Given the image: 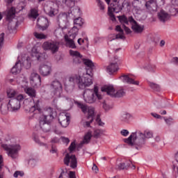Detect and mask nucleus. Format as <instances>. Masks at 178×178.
<instances>
[{"mask_svg": "<svg viewBox=\"0 0 178 178\" xmlns=\"http://www.w3.org/2000/svg\"><path fill=\"white\" fill-rule=\"evenodd\" d=\"M152 131L149 130H145L144 132L136 130L135 132H132L131 134L127 138L124 139V142L129 145L134 146L136 149H141L148 138H152Z\"/></svg>", "mask_w": 178, "mask_h": 178, "instance_id": "obj_1", "label": "nucleus"}, {"mask_svg": "<svg viewBox=\"0 0 178 178\" xmlns=\"http://www.w3.org/2000/svg\"><path fill=\"white\" fill-rule=\"evenodd\" d=\"M70 55L73 58L74 65H80L83 63L86 70L88 69L91 72L94 69V63L90 59H83V56L79 51L70 50Z\"/></svg>", "mask_w": 178, "mask_h": 178, "instance_id": "obj_2", "label": "nucleus"}, {"mask_svg": "<svg viewBox=\"0 0 178 178\" xmlns=\"http://www.w3.org/2000/svg\"><path fill=\"white\" fill-rule=\"evenodd\" d=\"M83 99L87 104H94L97 99H102V95L98 92V88L95 87L92 89H86L83 92Z\"/></svg>", "mask_w": 178, "mask_h": 178, "instance_id": "obj_3", "label": "nucleus"}, {"mask_svg": "<svg viewBox=\"0 0 178 178\" xmlns=\"http://www.w3.org/2000/svg\"><path fill=\"white\" fill-rule=\"evenodd\" d=\"M48 111L50 112L49 115H44L43 119H40L39 121L40 127L44 133H48V131H51V122L54 120L52 108L49 107Z\"/></svg>", "mask_w": 178, "mask_h": 178, "instance_id": "obj_4", "label": "nucleus"}, {"mask_svg": "<svg viewBox=\"0 0 178 178\" xmlns=\"http://www.w3.org/2000/svg\"><path fill=\"white\" fill-rule=\"evenodd\" d=\"M102 92H106L107 95H110L113 98H122L126 95V91L124 89H119L116 92H115V88L112 85H105L102 88Z\"/></svg>", "mask_w": 178, "mask_h": 178, "instance_id": "obj_5", "label": "nucleus"}, {"mask_svg": "<svg viewBox=\"0 0 178 178\" xmlns=\"http://www.w3.org/2000/svg\"><path fill=\"white\" fill-rule=\"evenodd\" d=\"M2 148L7 151L8 156L12 158V159H16L19 156V151L22 149L20 145H1Z\"/></svg>", "mask_w": 178, "mask_h": 178, "instance_id": "obj_6", "label": "nucleus"}, {"mask_svg": "<svg viewBox=\"0 0 178 178\" xmlns=\"http://www.w3.org/2000/svg\"><path fill=\"white\" fill-rule=\"evenodd\" d=\"M91 76H92V70L90 71L88 69H86V74L83 76H78L79 77V88L81 90L86 88V87H90L92 84Z\"/></svg>", "mask_w": 178, "mask_h": 178, "instance_id": "obj_7", "label": "nucleus"}, {"mask_svg": "<svg viewBox=\"0 0 178 178\" xmlns=\"http://www.w3.org/2000/svg\"><path fill=\"white\" fill-rule=\"evenodd\" d=\"M79 29H77V26H74L70 31V33H72L70 35H65L64 36L66 47L72 48V49H76V44L74 43V40L76 38Z\"/></svg>", "mask_w": 178, "mask_h": 178, "instance_id": "obj_8", "label": "nucleus"}, {"mask_svg": "<svg viewBox=\"0 0 178 178\" xmlns=\"http://www.w3.org/2000/svg\"><path fill=\"white\" fill-rule=\"evenodd\" d=\"M50 88L51 90V95H53L54 98H60V97H62L63 88L62 87V83L59 81H53L50 84Z\"/></svg>", "mask_w": 178, "mask_h": 178, "instance_id": "obj_9", "label": "nucleus"}, {"mask_svg": "<svg viewBox=\"0 0 178 178\" xmlns=\"http://www.w3.org/2000/svg\"><path fill=\"white\" fill-rule=\"evenodd\" d=\"M15 15H16V9L15 8V7H11L8 10L6 15V20L9 22L8 29L10 33H12L13 30H16V26L17 24V22H12V20L15 19Z\"/></svg>", "mask_w": 178, "mask_h": 178, "instance_id": "obj_10", "label": "nucleus"}, {"mask_svg": "<svg viewBox=\"0 0 178 178\" xmlns=\"http://www.w3.org/2000/svg\"><path fill=\"white\" fill-rule=\"evenodd\" d=\"M79 81L80 76L77 75L70 76L68 80H67L64 83L65 91H67V92H72V91L74 90L76 84H78L79 86Z\"/></svg>", "mask_w": 178, "mask_h": 178, "instance_id": "obj_11", "label": "nucleus"}, {"mask_svg": "<svg viewBox=\"0 0 178 178\" xmlns=\"http://www.w3.org/2000/svg\"><path fill=\"white\" fill-rule=\"evenodd\" d=\"M42 48L44 51H51L52 54H56L59 51V42L54 40L44 42L42 44Z\"/></svg>", "mask_w": 178, "mask_h": 178, "instance_id": "obj_12", "label": "nucleus"}, {"mask_svg": "<svg viewBox=\"0 0 178 178\" xmlns=\"http://www.w3.org/2000/svg\"><path fill=\"white\" fill-rule=\"evenodd\" d=\"M70 18V13H61L57 17V22L58 26L62 29H66L67 24L69 23V19Z\"/></svg>", "mask_w": 178, "mask_h": 178, "instance_id": "obj_13", "label": "nucleus"}, {"mask_svg": "<svg viewBox=\"0 0 178 178\" xmlns=\"http://www.w3.org/2000/svg\"><path fill=\"white\" fill-rule=\"evenodd\" d=\"M64 163L66 166H69L70 163V166L72 169L77 168V159L76 158V155L72 154L70 156L69 154H67L64 158Z\"/></svg>", "mask_w": 178, "mask_h": 178, "instance_id": "obj_14", "label": "nucleus"}, {"mask_svg": "<svg viewBox=\"0 0 178 178\" xmlns=\"http://www.w3.org/2000/svg\"><path fill=\"white\" fill-rule=\"evenodd\" d=\"M129 22L131 24V29L134 33L140 34V33H143V31H144V26L138 24L132 16L129 17Z\"/></svg>", "mask_w": 178, "mask_h": 178, "instance_id": "obj_15", "label": "nucleus"}, {"mask_svg": "<svg viewBox=\"0 0 178 178\" xmlns=\"http://www.w3.org/2000/svg\"><path fill=\"white\" fill-rule=\"evenodd\" d=\"M37 26L38 29H40L42 31L47 30L49 26V21H48V18L41 16L39 17L37 19Z\"/></svg>", "mask_w": 178, "mask_h": 178, "instance_id": "obj_16", "label": "nucleus"}, {"mask_svg": "<svg viewBox=\"0 0 178 178\" xmlns=\"http://www.w3.org/2000/svg\"><path fill=\"white\" fill-rule=\"evenodd\" d=\"M30 80L33 87H40L41 86V76L35 72L32 73Z\"/></svg>", "mask_w": 178, "mask_h": 178, "instance_id": "obj_17", "label": "nucleus"}, {"mask_svg": "<svg viewBox=\"0 0 178 178\" xmlns=\"http://www.w3.org/2000/svg\"><path fill=\"white\" fill-rule=\"evenodd\" d=\"M133 118V115L128 112H122L119 117V120L123 124H129L130 123V120Z\"/></svg>", "mask_w": 178, "mask_h": 178, "instance_id": "obj_18", "label": "nucleus"}, {"mask_svg": "<svg viewBox=\"0 0 178 178\" xmlns=\"http://www.w3.org/2000/svg\"><path fill=\"white\" fill-rule=\"evenodd\" d=\"M8 106L11 112H15V111H19L20 109V102L17 99L12 98L9 100Z\"/></svg>", "mask_w": 178, "mask_h": 178, "instance_id": "obj_19", "label": "nucleus"}, {"mask_svg": "<svg viewBox=\"0 0 178 178\" xmlns=\"http://www.w3.org/2000/svg\"><path fill=\"white\" fill-rule=\"evenodd\" d=\"M158 19L161 23H166L168 20H170V14L168 13L164 10H160L158 13Z\"/></svg>", "mask_w": 178, "mask_h": 178, "instance_id": "obj_20", "label": "nucleus"}, {"mask_svg": "<svg viewBox=\"0 0 178 178\" xmlns=\"http://www.w3.org/2000/svg\"><path fill=\"white\" fill-rule=\"evenodd\" d=\"M39 72L42 76H49L51 72H52V69L51 65L43 64L40 66Z\"/></svg>", "mask_w": 178, "mask_h": 178, "instance_id": "obj_21", "label": "nucleus"}, {"mask_svg": "<svg viewBox=\"0 0 178 178\" xmlns=\"http://www.w3.org/2000/svg\"><path fill=\"white\" fill-rule=\"evenodd\" d=\"M125 5V2H123L121 6L120 4H119V1H118L116 3H111L110 8L111 9H112L113 12H115V13H119V12H122V10H123V8H124Z\"/></svg>", "mask_w": 178, "mask_h": 178, "instance_id": "obj_22", "label": "nucleus"}, {"mask_svg": "<svg viewBox=\"0 0 178 178\" xmlns=\"http://www.w3.org/2000/svg\"><path fill=\"white\" fill-rule=\"evenodd\" d=\"M123 83H127V84H134V86H139L140 81H134L133 78H131L129 75H122L120 77Z\"/></svg>", "mask_w": 178, "mask_h": 178, "instance_id": "obj_23", "label": "nucleus"}, {"mask_svg": "<svg viewBox=\"0 0 178 178\" xmlns=\"http://www.w3.org/2000/svg\"><path fill=\"white\" fill-rule=\"evenodd\" d=\"M145 6L149 12H156L158 6L156 5V1L154 0H150L146 2Z\"/></svg>", "mask_w": 178, "mask_h": 178, "instance_id": "obj_24", "label": "nucleus"}, {"mask_svg": "<svg viewBox=\"0 0 178 178\" xmlns=\"http://www.w3.org/2000/svg\"><path fill=\"white\" fill-rule=\"evenodd\" d=\"M118 63L119 61L116 60L115 63H111L107 67V72L108 73H109V74H113L115 72H118V70H119V66L118 65Z\"/></svg>", "mask_w": 178, "mask_h": 178, "instance_id": "obj_25", "label": "nucleus"}, {"mask_svg": "<svg viewBox=\"0 0 178 178\" xmlns=\"http://www.w3.org/2000/svg\"><path fill=\"white\" fill-rule=\"evenodd\" d=\"M94 108L89 107L88 108V119H90V120L85 122L86 127H90V124L94 121Z\"/></svg>", "mask_w": 178, "mask_h": 178, "instance_id": "obj_26", "label": "nucleus"}, {"mask_svg": "<svg viewBox=\"0 0 178 178\" xmlns=\"http://www.w3.org/2000/svg\"><path fill=\"white\" fill-rule=\"evenodd\" d=\"M19 65H21V67L22 66L25 67V69H30L31 67V63L30 62V57L27 56L26 58L23 57L21 60H19Z\"/></svg>", "mask_w": 178, "mask_h": 178, "instance_id": "obj_27", "label": "nucleus"}, {"mask_svg": "<svg viewBox=\"0 0 178 178\" xmlns=\"http://www.w3.org/2000/svg\"><path fill=\"white\" fill-rule=\"evenodd\" d=\"M33 103L35 104L30 109L29 112L35 113H40L41 112V108H40V99H33Z\"/></svg>", "mask_w": 178, "mask_h": 178, "instance_id": "obj_28", "label": "nucleus"}, {"mask_svg": "<svg viewBox=\"0 0 178 178\" xmlns=\"http://www.w3.org/2000/svg\"><path fill=\"white\" fill-rule=\"evenodd\" d=\"M44 11L46 15L50 16V17H54L56 15V10L51 6H45L44 8Z\"/></svg>", "mask_w": 178, "mask_h": 178, "instance_id": "obj_29", "label": "nucleus"}, {"mask_svg": "<svg viewBox=\"0 0 178 178\" xmlns=\"http://www.w3.org/2000/svg\"><path fill=\"white\" fill-rule=\"evenodd\" d=\"M25 92L31 98H32L33 101L34 99H38L37 97V94L35 92V90H34L33 88H27L25 89Z\"/></svg>", "mask_w": 178, "mask_h": 178, "instance_id": "obj_30", "label": "nucleus"}, {"mask_svg": "<svg viewBox=\"0 0 178 178\" xmlns=\"http://www.w3.org/2000/svg\"><path fill=\"white\" fill-rule=\"evenodd\" d=\"M58 178H76V172L70 171L68 173L67 172L63 171Z\"/></svg>", "mask_w": 178, "mask_h": 178, "instance_id": "obj_31", "label": "nucleus"}, {"mask_svg": "<svg viewBox=\"0 0 178 178\" xmlns=\"http://www.w3.org/2000/svg\"><path fill=\"white\" fill-rule=\"evenodd\" d=\"M20 72H22V64H20V60H18L12 67L11 73L13 74H17V73H20Z\"/></svg>", "mask_w": 178, "mask_h": 178, "instance_id": "obj_32", "label": "nucleus"}, {"mask_svg": "<svg viewBox=\"0 0 178 178\" xmlns=\"http://www.w3.org/2000/svg\"><path fill=\"white\" fill-rule=\"evenodd\" d=\"M28 16L30 17V19H37V17L40 16V14H38V8H31L28 14Z\"/></svg>", "mask_w": 178, "mask_h": 178, "instance_id": "obj_33", "label": "nucleus"}, {"mask_svg": "<svg viewBox=\"0 0 178 178\" xmlns=\"http://www.w3.org/2000/svg\"><path fill=\"white\" fill-rule=\"evenodd\" d=\"M0 111L3 115H6V113H8V111H10V108L8 104L3 102L1 104Z\"/></svg>", "mask_w": 178, "mask_h": 178, "instance_id": "obj_34", "label": "nucleus"}, {"mask_svg": "<svg viewBox=\"0 0 178 178\" xmlns=\"http://www.w3.org/2000/svg\"><path fill=\"white\" fill-rule=\"evenodd\" d=\"M71 15H72L74 17H79L81 16V12L80 10V8L78 6L74 7L70 12Z\"/></svg>", "mask_w": 178, "mask_h": 178, "instance_id": "obj_35", "label": "nucleus"}, {"mask_svg": "<svg viewBox=\"0 0 178 178\" xmlns=\"http://www.w3.org/2000/svg\"><path fill=\"white\" fill-rule=\"evenodd\" d=\"M118 18L122 24H129V22H130V21H129V18L127 19V17L124 15L118 16Z\"/></svg>", "mask_w": 178, "mask_h": 178, "instance_id": "obj_36", "label": "nucleus"}, {"mask_svg": "<svg viewBox=\"0 0 178 178\" xmlns=\"http://www.w3.org/2000/svg\"><path fill=\"white\" fill-rule=\"evenodd\" d=\"M148 84L153 91H161V86L153 82H149Z\"/></svg>", "mask_w": 178, "mask_h": 178, "instance_id": "obj_37", "label": "nucleus"}, {"mask_svg": "<svg viewBox=\"0 0 178 178\" xmlns=\"http://www.w3.org/2000/svg\"><path fill=\"white\" fill-rule=\"evenodd\" d=\"M63 3H65L68 8H74L76 0H62Z\"/></svg>", "mask_w": 178, "mask_h": 178, "instance_id": "obj_38", "label": "nucleus"}, {"mask_svg": "<svg viewBox=\"0 0 178 178\" xmlns=\"http://www.w3.org/2000/svg\"><path fill=\"white\" fill-rule=\"evenodd\" d=\"M92 137V135L91 134V132H88L84 136L83 144H88Z\"/></svg>", "mask_w": 178, "mask_h": 178, "instance_id": "obj_39", "label": "nucleus"}, {"mask_svg": "<svg viewBox=\"0 0 178 178\" xmlns=\"http://www.w3.org/2000/svg\"><path fill=\"white\" fill-rule=\"evenodd\" d=\"M7 95L8 98H16V95H17V92L15 90H10L7 91Z\"/></svg>", "mask_w": 178, "mask_h": 178, "instance_id": "obj_40", "label": "nucleus"}, {"mask_svg": "<svg viewBox=\"0 0 178 178\" xmlns=\"http://www.w3.org/2000/svg\"><path fill=\"white\" fill-rule=\"evenodd\" d=\"M104 134V131L102 129H95L94 133H93V137L95 138H99V136Z\"/></svg>", "mask_w": 178, "mask_h": 178, "instance_id": "obj_41", "label": "nucleus"}, {"mask_svg": "<svg viewBox=\"0 0 178 178\" xmlns=\"http://www.w3.org/2000/svg\"><path fill=\"white\" fill-rule=\"evenodd\" d=\"M74 26H79V27L81 26V25L83 24V18L78 17L77 18L74 19Z\"/></svg>", "mask_w": 178, "mask_h": 178, "instance_id": "obj_42", "label": "nucleus"}, {"mask_svg": "<svg viewBox=\"0 0 178 178\" xmlns=\"http://www.w3.org/2000/svg\"><path fill=\"white\" fill-rule=\"evenodd\" d=\"M103 109L106 111V112H108V111H111L113 108V106L112 104H108L106 102H103Z\"/></svg>", "mask_w": 178, "mask_h": 178, "instance_id": "obj_43", "label": "nucleus"}, {"mask_svg": "<svg viewBox=\"0 0 178 178\" xmlns=\"http://www.w3.org/2000/svg\"><path fill=\"white\" fill-rule=\"evenodd\" d=\"M108 15L112 22H116V17H115V14H113V10L111 9V7H108Z\"/></svg>", "mask_w": 178, "mask_h": 178, "instance_id": "obj_44", "label": "nucleus"}, {"mask_svg": "<svg viewBox=\"0 0 178 178\" xmlns=\"http://www.w3.org/2000/svg\"><path fill=\"white\" fill-rule=\"evenodd\" d=\"M67 119H70L67 113H61L58 116V122H63V120H66Z\"/></svg>", "mask_w": 178, "mask_h": 178, "instance_id": "obj_45", "label": "nucleus"}, {"mask_svg": "<svg viewBox=\"0 0 178 178\" xmlns=\"http://www.w3.org/2000/svg\"><path fill=\"white\" fill-rule=\"evenodd\" d=\"M170 17H172V16H178V7L171 8L170 10Z\"/></svg>", "mask_w": 178, "mask_h": 178, "instance_id": "obj_46", "label": "nucleus"}, {"mask_svg": "<svg viewBox=\"0 0 178 178\" xmlns=\"http://www.w3.org/2000/svg\"><path fill=\"white\" fill-rule=\"evenodd\" d=\"M28 164L29 165L30 168H35V166H37V160L31 159L29 160Z\"/></svg>", "mask_w": 178, "mask_h": 178, "instance_id": "obj_47", "label": "nucleus"}, {"mask_svg": "<svg viewBox=\"0 0 178 178\" xmlns=\"http://www.w3.org/2000/svg\"><path fill=\"white\" fill-rule=\"evenodd\" d=\"M130 165L127 164L126 165V163H120V164L118 165L117 169H119V170H123L124 169H127Z\"/></svg>", "mask_w": 178, "mask_h": 178, "instance_id": "obj_48", "label": "nucleus"}, {"mask_svg": "<svg viewBox=\"0 0 178 178\" xmlns=\"http://www.w3.org/2000/svg\"><path fill=\"white\" fill-rule=\"evenodd\" d=\"M59 123L62 127H67L69 126V123H70V118L64 120L63 121H60Z\"/></svg>", "mask_w": 178, "mask_h": 178, "instance_id": "obj_49", "label": "nucleus"}, {"mask_svg": "<svg viewBox=\"0 0 178 178\" xmlns=\"http://www.w3.org/2000/svg\"><path fill=\"white\" fill-rule=\"evenodd\" d=\"M34 35L35 38H38L39 40H45V38H47V36L44 35V33H38L37 32H35Z\"/></svg>", "mask_w": 178, "mask_h": 178, "instance_id": "obj_50", "label": "nucleus"}, {"mask_svg": "<svg viewBox=\"0 0 178 178\" xmlns=\"http://www.w3.org/2000/svg\"><path fill=\"white\" fill-rule=\"evenodd\" d=\"M76 104H77L79 108H80L81 109L82 112H83V113H86V112H87L88 108H87V106L86 104H83L80 102H77Z\"/></svg>", "mask_w": 178, "mask_h": 178, "instance_id": "obj_51", "label": "nucleus"}, {"mask_svg": "<svg viewBox=\"0 0 178 178\" xmlns=\"http://www.w3.org/2000/svg\"><path fill=\"white\" fill-rule=\"evenodd\" d=\"M19 176H20V177H23V176H24V172L23 171H15L13 177L17 178Z\"/></svg>", "mask_w": 178, "mask_h": 178, "instance_id": "obj_52", "label": "nucleus"}, {"mask_svg": "<svg viewBox=\"0 0 178 178\" xmlns=\"http://www.w3.org/2000/svg\"><path fill=\"white\" fill-rule=\"evenodd\" d=\"M45 58H47V55L45 54H40L37 56L38 60H45Z\"/></svg>", "mask_w": 178, "mask_h": 178, "instance_id": "obj_53", "label": "nucleus"}, {"mask_svg": "<svg viewBox=\"0 0 178 178\" xmlns=\"http://www.w3.org/2000/svg\"><path fill=\"white\" fill-rule=\"evenodd\" d=\"M74 149H76V143L72 142L69 147V150L70 154L73 152Z\"/></svg>", "mask_w": 178, "mask_h": 178, "instance_id": "obj_54", "label": "nucleus"}, {"mask_svg": "<svg viewBox=\"0 0 178 178\" xmlns=\"http://www.w3.org/2000/svg\"><path fill=\"white\" fill-rule=\"evenodd\" d=\"M147 69L148 70V72H151L152 73H155V65H148L147 67Z\"/></svg>", "mask_w": 178, "mask_h": 178, "instance_id": "obj_55", "label": "nucleus"}, {"mask_svg": "<svg viewBox=\"0 0 178 178\" xmlns=\"http://www.w3.org/2000/svg\"><path fill=\"white\" fill-rule=\"evenodd\" d=\"M96 122L97 123H98L99 126H103L104 124V122L101 121V117L99 116V115H97Z\"/></svg>", "mask_w": 178, "mask_h": 178, "instance_id": "obj_56", "label": "nucleus"}, {"mask_svg": "<svg viewBox=\"0 0 178 178\" xmlns=\"http://www.w3.org/2000/svg\"><path fill=\"white\" fill-rule=\"evenodd\" d=\"M14 99H17L19 102L22 101V99H24V97H23V95H19V93H17V95L15 96V98Z\"/></svg>", "mask_w": 178, "mask_h": 178, "instance_id": "obj_57", "label": "nucleus"}, {"mask_svg": "<svg viewBox=\"0 0 178 178\" xmlns=\"http://www.w3.org/2000/svg\"><path fill=\"white\" fill-rule=\"evenodd\" d=\"M166 124H168V126H170V124H172V123H173V118H169L167 119H164Z\"/></svg>", "mask_w": 178, "mask_h": 178, "instance_id": "obj_58", "label": "nucleus"}, {"mask_svg": "<svg viewBox=\"0 0 178 178\" xmlns=\"http://www.w3.org/2000/svg\"><path fill=\"white\" fill-rule=\"evenodd\" d=\"M129 131H127V129H122L121 131H120V134L122 136H123L124 137H127V136H129Z\"/></svg>", "mask_w": 178, "mask_h": 178, "instance_id": "obj_59", "label": "nucleus"}, {"mask_svg": "<svg viewBox=\"0 0 178 178\" xmlns=\"http://www.w3.org/2000/svg\"><path fill=\"white\" fill-rule=\"evenodd\" d=\"M51 154H58V149L55 145L51 146V149H50Z\"/></svg>", "mask_w": 178, "mask_h": 178, "instance_id": "obj_60", "label": "nucleus"}, {"mask_svg": "<svg viewBox=\"0 0 178 178\" xmlns=\"http://www.w3.org/2000/svg\"><path fill=\"white\" fill-rule=\"evenodd\" d=\"M151 115L153 116V118H155V119H162L161 115H159L156 113H151Z\"/></svg>", "mask_w": 178, "mask_h": 178, "instance_id": "obj_61", "label": "nucleus"}, {"mask_svg": "<svg viewBox=\"0 0 178 178\" xmlns=\"http://www.w3.org/2000/svg\"><path fill=\"white\" fill-rule=\"evenodd\" d=\"M33 140L35 143H37V144H39V145H44V143H41L40 141V139L38 138V137L37 136H34L33 137Z\"/></svg>", "mask_w": 178, "mask_h": 178, "instance_id": "obj_62", "label": "nucleus"}, {"mask_svg": "<svg viewBox=\"0 0 178 178\" xmlns=\"http://www.w3.org/2000/svg\"><path fill=\"white\" fill-rule=\"evenodd\" d=\"M98 6H99L101 10H104V9H105V7L104 6V3L101 1V0H98Z\"/></svg>", "mask_w": 178, "mask_h": 178, "instance_id": "obj_63", "label": "nucleus"}, {"mask_svg": "<svg viewBox=\"0 0 178 178\" xmlns=\"http://www.w3.org/2000/svg\"><path fill=\"white\" fill-rule=\"evenodd\" d=\"M123 27H124V30L127 34H130V33H131V30L130 29V28L126 26L125 25H123Z\"/></svg>", "mask_w": 178, "mask_h": 178, "instance_id": "obj_64", "label": "nucleus"}]
</instances>
